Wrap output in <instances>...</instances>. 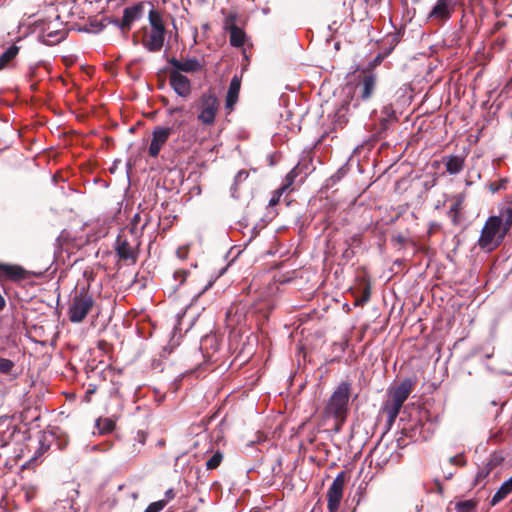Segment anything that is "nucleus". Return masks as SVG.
<instances>
[{"label":"nucleus","instance_id":"f257e3e1","mask_svg":"<svg viewBox=\"0 0 512 512\" xmlns=\"http://www.w3.org/2000/svg\"><path fill=\"white\" fill-rule=\"evenodd\" d=\"M512 225V206L501 209L499 215L490 216L485 222L478 245L482 249L491 251L498 247Z\"/></svg>","mask_w":512,"mask_h":512},{"label":"nucleus","instance_id":"f03ea898","mask_svg":"<svg viewBox=\"0 0 512 512\" xmlns=\"http://www.w3.org/2000/svg\"><path fill=\"white\" fill-rule=\"evenodd\" d=\"M415 382L406 378L402 380L396 387L390 389L389 398L386 401L383 411L387 415V424L391 426L411 392L413 391Z\"/></svg>","mask_w":512,"mask_h":512},{"label":"nucleus","instance_id":"7ed1b4c3","mask_svg":"<svg viewBox=\"0 0 512 512\" xmlns=\"http://www.w3.org/2000/svg\"><path fill=\"white\" fill-rule=\"evenodd\" d=\"M353 386L349 381H341L329 397L324 414L327 417H347L349 412V400Z\"/></svg>","mask_w":512,"mask_h":512},{"label":"nucleus","instance_id":"20e7f679","mask_svg":"<svg viewBox=\"0 0 512 512\" xmlns=\"http://www.w3.org/2000/svg\"><path fill=\"white\" fill-rule=\"evenodd\" d=\"M95 301L88 288L77 291L70 299L68 307V318L72 323H81L94 307Z\"/></svg>","mask_w":512,"mask_h":512},{"label":"nucleus","instance_id":"39448f33","mask_svg":"<svg viewBox=\"0 0 512 512\" xmlns=\"http://www.w3.org/2000/svg\"><path fill=\"white\" fill-rule=\"evenodd\" d=\"M378 75L371 69H362L355 84L356 101H370L376 93Z\"/></svg>","mask_w":512,"mask_h":512},{"label":"nucleus","instance_id":"423d86ee","mask_svg":"<svg viewBox=\"0 0 512 512\" xmlns=\"http://www.w3.org/2000/svg\"><path fill=\"white\" fill-rule=\"evenodd\" d=\"M198 109V120L204 125H213L219 110L218 98L210 91L203 93L199 99Z\"/></svg>","mask_w":512,"mask_h":512},{"label":"nucleus","instance_id":"0eeeda50","mask_svg":"<svg viewBox=\"0 0 512 512\" xmlns=\"http://www.w3.org/2000/svg\"><path fill=\"white\" fill-rule=\"evenodd\" d=\"M139 245V242L136 240L131 242L128 240L126 235L120 234L115 241L114 251L119 261H122L127 265H134L139 256Z\"/></svg>","mask_w":512,"mask_h":512},{"label":"nucleus","instance_id":"6e6552de","mask_svg":"<svg viewBox=\"0 0 512 512\" xmlns=\"http://www.w3.org/2000/svg\"><path fill=\"white\" fill-rule=\"evenodd\" d=\"M346 473L340 472L327 491V508L329 512H337L343 497V488L345 484Z\"/></svg>","mask_w":512,"mask_h":512},{"label":"nucleus","instance_id":"1a4fd4ad","mask_svg":"<svg viewBox=\"0 0 512 512\" xmlns=\"http://www.w3.org/2000/svg\"><path fill=\"white\" fill-rule=\"evenodd\" d=\"M172 127L156 126L152 131V138L148 148V155L157 158L162 147L167 143L173 133Z\"/></svg>","mask_w":512,"mask_h":512},{"label":"nucleus","instance_id":"9d476101","mask_svg":"<svg viewBox=\"0 0 512 512\" xmlns=\"http://www.w3.org/2000/svg\"><path fill=\"white\" fill-rule=\"evenodd\" d=\"M456 9V0H437L428 14V18L433 21L445 22L454 13Z\"/></svg>","mask_w":512,"mask_h":512},{"label":"nucleus","instance_id":"9b49d317","mask_svg":"<svg viewBox=\"0 0 512 512\" xmlns=\"http://www.w3.org/2000/svg\"><path fill=\"white\" fill-rule=\"evenodd\" d=\"M169 84L178 96L188 98L191 95V81L177 70H169Z\"/></svg>","mask_w":512,"mask_h":512},{"label":"nucleus","instance_id":"f8f14e48","mask_svg":"<svg viewBox=\"0 0 512 512\" xmlns=\"http://www.w3.org/2000/svg\"><path fill=\"white\" fill-rule=\"evenodd\" d=\"M167 61L173 67L172 70H177L178 73H198L203 71L205 68L204 61H201L195 57L186 58L183 60H178L175 57H171Z\"/></svg>","mask_w":512,"mask_h":512},{"label":"nucleus","instance_id":"ddd939ff","mask_svg":"<svg viewBox=\"0 0 512 512\" xmlns=\"http://www.w3.org/2000/svg\"><path fill=\"white\" fill-rule=\"evenodd\" d=\"M452 204L447 212L453 226H460L464 222V208L466 194L464 192L458 193L451 198Z\"/></svg>","mask_w":512,"mask_h":512},{"label":"nucleus","instance_id":"4468645a","mask_svg":"<svg viewBox=\"0 0 512 512\" xmlns=\"http://www.w3.org/2000/svg\"><path fill=\"white\" fill-rule=\"evenodd\" d=\"M144 6V2H138L124 9L123 17L119 25L123 34L128 33L131 30L132 23L143 16Z\"/></svg>","mask_w":512,"mask_h":512},{"label":"nucleus","instance_id":"2eb2a0df","mask_svg":"<svg viewBox=\"0 0 512 512\" xmlns=\"http://www.w3.org/2000/svg\"><path fill=\"white\" fill-rule=\"evenodd\" d=\"M236 15L230 14L224 23V29L229 32L230 45L233 47H242L246 40L245 32L239 28L236 23Z\"/></svg>","mask_w":512,"mask_h":512},{"label":"nucleus","instance_id":"dca6fc26","mask_svg":"<svg viewBox=\"0 0 512 512\" xmlns=\"http://www.w3.org/2000/svg\"><path fill=\"white\" fill-rule=\"evenodd\" d=\"M143 31L142 45L150 52L160 51L164 45L165 32L151 28L148 31L147 27H144Z\"/></svg>","mask_w":512,"mask_h":512},{"label":"nucleus","instance_id":"f3484780","mask_svg":"<svg viewBox=\"0 0 512 512\" xmlns=\"http://www.w3.org/2000/svg\"><path fill=\"white\" fill-rule=\"evenodd\" d=\"M0 272L3 273L7 279L14 282H20L35 275L34 273L25 270L22 266L4 263H0Z\"/></svg>","mask_w":512,"mask_h":512},{"label":"nucleus","instance_id":"a211bd4d","mask_svg":"<svg viewBox=\"0 0 512 512\" xmlns=\"http://www.w3.org/2000/svg\"><path fill=\"white\" fill-rule=\"evenodd\" d=\"M241 88V77L238 75H234L231 79L226 100H225V108L229 111H232L234 109L235 104L238 101L239 98V92Z\"/></svg>","mask_w":512,"mask_h":512},{"label":"nucleus","instance_id":"6ab92c4d","mask_svg":"<svg viewBox=\"0 0 512 512\" xmlns=\"http://www.w3.org/2000/svg\"><path fill=\"white\" fill-rule=\"evenodd\" d=\"M465 155H448L443 158L446 172L450 175H456L463 171L465 167Z\"/></svg>","mask_w":512,"mask_h":512},{"label":"nucleus","instance_id":"aec40b11","mask_svg":"<svg viewBox=\"0 0 512 512\" xmlns=\"http://www.w3.org/2000/svg\"><path fill=\"white\" fill-rule=\"evenodd\" d=\"M51 438L52 436L46 435L43 432H39L38 434V447L36 448L34 455L30 459L32 464H38L41 462L40 458L44 455L51 446Z\"/></svg>","mask_w":512,"mask_h":512},{"label":"nucleus","instance_id":"412c9836","mask_svg":"<svg viewBox=\"0 0 512 512\" xmlns=\"http://www.w3.org/2000/svg\"><path fill=\"white\" fill-rule=\"evenodd\" d=\"M512 492V476L502 483L500 488L496 491L491 499V506H495L500 501L505 499Z\"/></svg>","mask_w":512,"mask_h":512},{"label":"nucleus","instance_id":"4be33fe9","mask_svg":"<svg viewBox=\"0 0 512 512\" xmlns=\"http://www.w3.org/2000/svg\"><path fill=\"white\" fill-rule=\"evenodd\" d=\"M19 53V47L11 45L5 52L0 55V71L9 67L10 63Z\"/></svg>","mask_w":512,"mask_h":512},{"label":"nucleus","instance_id":"5701e85b","mask_svg":"<svg viewBox=\"0 0 512 512\" xmlns=\"http://www.w3.org/2000/svg\"><path fill=\"white\" fill-rule=\"evenodd\" d=\"M148 18L151 29L166 32L161 13L158 10L152 8L149 11Z\"/></svg>","mask_w":512,"mask_h":512},{"label":"nucleus","instance_id":"b1692460","mask_svg":"<svg viewBox=\"0 0 512 512\" xmlns=\"http://www.w3.org/2000/svg\"><path fill=\"white\" fill-rule=\"evenodd\" d=\"M115 421L111 418H99L96 421V428L100 434H107L115 429Z\"/></svg>","mask_w":512,"mask_h":512},{"label":"nucleus","instance_id":"393cba45","mask_svg":"<svg viewBox=\"0 0 512 512\" xmlns=\"http://www.w3.org/2000/svg\"><path fill=\"white\" fill-rule=\"evenodd\" d=\"M381 114L383 115L381 124L384 128L387 127L388 122L397 121L396 112L391 104L385 105L381 110Z\"/></svg>","mask_w":512,"mask_h":512},{"label":"nucleus","instance_id":"a878e982","mask_svg":"<svg viewBox=\"0 0 512 512\" xmlns=\"http://www.w3.org/2000/svg\"><path fill=\"white\" fill-rule=\"evenodd\" d=\"M478 501L474 499L458 501L455 503L456 512H476Z\"/></svg>","mask_w":512,"mask_h":512},{"label":"nucleus","instance_id":"bb28decb","mask_svg":"<svg viewBox=\"0 0 512 512\" xmlns=\"http://www.w3.org/2000/svg\"><path fill=\"white\" fill-rule=\"evenodd\" d=\"M298 175H299V171H298V165H297L285 176L284 183L280 187V191H286L287 189H289V187L293 185V183Z\"/></svg>","mask_w":512,"mask_h":512},{"label":"nucleus","instance_id":"cd10ccee","mask_svg":"<svg viewBox=\"0 0 512 512\" xmlns=\"http://www.w3.org/2000/svg\"><path fill=\"white\" fill-rule=\"evenodd\" d=\"M223 460V453L216 451L206 462L207 470H214L218 468Z\"/></svg>","mask_w":512,"mask_h":512},{"label":"nucleus","instance_id":"c85d7f7f","mask_svg":"<svg viewBox=\"0 0 512 512\" xmlns=\"http://www.w3.org/2000/svg\"><path fill=\"white\" fill-rule=\"evenodd\" d=\"M248 176H249L248 171H246V170H244V169H243V170H240V171L236 174V176H235V178H234V184H233V186L231 187L232 195H233V196H235V193H236V191H237V189H238V186H239L243 181H245V180L248 178Z\"/></svg>","mask_w":512,"mask_h":512},{"label":"nucleus","instance_id":"c756f323","mask_svg":"<svg viewBox=\"0 0 512 512\" xmlns=\"http://www.w3.org/2000/svg\"><path fill=\"white\" fill-rule=\"evenodd\" d=\"M492 472L489 467L484 465L482 468L479 469V471L476 474L474 485L480 484L482 481H484L489 474Z\"/></svg>","mask_w":512,"mask_h":512},{"label":"nucleus","instance_id":"7c9ffc66","mask_svg":"<svg viewBox=\"0 0 512 512\" xmlns=\"http://www.w3.org/2000/svg\"><path fill=\"white\" fill-rule=\"evenodd\" d=\"M167 505V500H159L148 505L144 512H160Z\"/></svg>","mask_w":512,"mask_h":512},{"label":"nucleus","instance_id":"2f4dec72","mask_svg":"<svg viewBox=\"0 0 512 512\" xmlns=\"http://www.w3.org/2000/svg\"><path fill=\"white\" fill-rule=\"evenodd\" d=\"M14 367L13 361L10 359L0 357V372L3 374H9Z\"/></svg>","mask_w":512,"mask_h":512},{"label":"nucleus","instance_id":"473e14b6","mask_svg":"<svg viewBox=\"0 0 512 512\" xmlns=\"http://www.w3.org/2000/svg\"><path fill=\"white\" fill-rule=\"evenodd\" d=\"M371 296V288L369 284H366L365 287L362 290V295L360 299H357L356 304L357 305H364L370 300Z\"/></svg>","mask_w":512,"mask_h":512},{"label":"nucleus","instance_id":"72a5a7b5","mask_svg":"<svg viewBox=\"0 0 512 512\" xmlns=\"http://www.w3.org/2000/svg\"><path fill=\"white\" fill-rule=\"evenodd\" d=\"M502 461H503V458H502V457H500V456H498V455H495V454H494V455H492V456L488 459V461H487V463H486L485 465H486L487 467H489V468H490V470H492V471H493L497 466L501 465Z\"/></svg>","mask_w":512,"mask_h":512},{"label":"nucleus","instance_id":"f704fd0d","mask_svg":"<svg viewBox=\"0 0 512 512\" xmlns=\"http://www.w3.org/2000/svg\"><path fill=\"white\" fill-rule=\"evenodd\" d=\"M449 462L452 465H456V466H460V467L466 465V460H465V457L463 454H457L455 456L450 457Z\"/></svg>","mask_w":512,"mask_h":512},{"label":"nucleus","instance_id":"c9c22d12","mask_svg":"<svg viewBox=\"0 0 512 512\" xmlns=\"http://www.w3.org/2000/svg\"><path fill=\"white\" fill-rule=\"evenodd\" d=\"M505 43H506V38L504 36H498L494 40L492 47L496 51H501L503 49V47L505 46Z\"/></svg>","mask_w":512,"mask_h":512},{"label":"nucleus","instance_id":"e433bc0d","mask_svg":"<svg viewBox=\"0 0 512 512\" xmlns=\"http://www.w3.org/2000/svg\"><path fill=\"white\" fill-rule=\"evenodd\" d=\"M384 59V55L383 54H378L368 65V67H366L365 69H371V71H374V69L380 65L382 63Z\"/></svg>","mask_w":512,"mask_h":512},{"label":"nucleus","instance_id":"4c0bfd02","mask_svg":"<svg viewBox=\"0 0 512 512\" xmlns=\"http://www.w3.org/2000/svg\"><path fill=\"white\" fill-rule=\"evenodd\" d=\"M285 191H280V188H278L274 193H273V196L271 197V199L269 200V206L273 207V206H276L279 201H280V197L282 196V194L284 193Z\"/></svg>","mask_w":512,"mask_h":512},{"label":"nucleus","instance_id":"58836bf2","mask_svg":"<svg viewBox=\"0 0 512 512\" xmlns=\"http://www.w3.org/2000/svg\"><path fill=\"white\" fill-rule=\"evenodd\" d=\"M142 220V217L139 213H136L133 218H132V222H131V228H130V232L131 234H136L137 233V225L141 222Z\"/></svg>","mask_w":512,"mask_h":512},{"label":"nucleus","instance_id":"ea45409f","mask_svg":"<svg viewBox=\"0 0 512 512\" xmlns=\"http://www.w3.org/2000/svg\"><path fill=\"white\" fill-rule=\"evenodd\" d=\"M187 275H188V271L183 270V269H179L174 272V278L176 280H179L180 284L185 282Z\"/></svg>","mask_w":512,"mask_h":512},{"label":"nucleus","instance_id":"a19ab883","mask_svg":"<svg viewBox=\"0 0 512 512\" xmlns=\"http://www.w3.org/2000/svg\"><path fill=\"white\" fill-rule=\"evenodd\" d=\"M189 248L188 246L179 247L176 251V255L179 259H186L188 257Z\"/></svg>","mask_w":512,"mask_h":512},{"label":"nucleus","instance_id":"79ce46f5","mask_svg":"<svg viewBox=\"0 0 512 512\" xmlns=\"http://www.w3.org/2000/svg\"><path fill=\"white\" fill-rule=\"evenodd\" d=\"M332 418L335 420L334 431L340 432V430L342 429V426L346 422L347 417H343V419L341 417H332Z\"/></svg>","mask_w":512,"mask_h":512},{"label":"nucleus","instance_id":"37998d69","mask_svg":"<svg viewBox=\"0 0 512 512\" xmlns=\"http://www.w3.org/2000/svg\"><path fill=\"white\" fill-rule=\"evenodd\" d=\"M96 392V386L89 385L88 389L85 392V399L87 402H90L91 396Z\"/></svg>","mask_w":512,"mask_h":512},{"label":"nucleus","instance_id":"c03bdc74","mask_svg":"<svg viewBox=\"0 0 512 512\" xmlns=\"http://www.w3.org/2000/svg\"><path fill=\"white\" fill-rule=\"evenodd\" d=\"M346 244L348 245V248L343 252V258L349 260L354 256V251L350 249V243L347 240Z\"/></svg>","mask_w":512,"mask_h":512},{"label":"nucleus","instance_id":"a18cd8bd","mask_svg":"<svg viewBox=\"0 0 512 512\" xmlns=\"http://www.w3.org/2000/svg\"><path fill=\"white\" fill-rule=\"evenodd\" d=\"M46 36L49 38H54V37L58 36V38H56L54 40V42H58L64 37V33L63 32H47Z\"/></svg>","mask_w":512,"mask_h":512},{"label":"nucleus","instance_id":"49530a36","mask_svg":"<svg viewBox=\"0 0 512 512\" xmlns=\"http://www.w3.org/2000/svg\"><path fill=\"white\" fill-rule=\"evenodd\" d=\"M505 184H506V180H503L501 183L499 184H496V183H492L490 185V189L493 191V192H496L498 191L499 189L505 187Z\"/></svg>","mask_w":512,"mask_h":512},{"label":"nucleus","instance_id":"de8ad7c7","mask_svg":"<svg viewBox=\"0 0 512 512\" xmlns=\"http://www.w3.org/2000/svg\"><path fill=\"white\" fill-rule=\"evenodd\" d=\"M181 111H182V107H170L167 110L169 115H174V114L179 113Z\"/></svg>","mask_w":512,"mask_h":512},{"label":"nucleus","instance_id":"09e8293b","mask_svg":"<svg viewBox=\"0 0 512 512\" xmlns=\"http://www.w3.org/2000/svg\"><path fill=\"white\" fill-rule=\"evenodd\" d=\"M165 497L167 500V502L171 499H173L175 497V493H174V490L173 489H168L166 492H165Z\"/></svg>","mask_w":512,"mask_h":512},{"label":"nucleus","instance_id":"8fccbe9b","mask_svg":"<svg viewBox=\"0 0 512 512\" xmlns=\"http://www.w3.org/2000/svg\"><path fill=\"white\" fill-rule=\"evenodd\" d=\"M504 23L503 22H496L493 26V29H492V33H496L497 31H499L502 27H503Z\"/></svg>","mask_w":512,"mask_h":512},{"label":"nucleus","instance_id":"3c124183","mask_svg":"<svg viewBox=\"0 0 512 512\" xmlns=\"http://www.w3.org/2000/svg\"><path fill=\"white\" fill-rule=\"evenodd\" d=\"M149 221H150L149 215L145 214V219H144V222H143V224H142V226L140 228V231L144 230V228L148 225Z\"/></svg>","mask_w":512,"mask_h":512},{"label":"nucleus","instance_id":"603ef678","mask_svg":"<svg viewBox=\"0 0 512 512\" xmlns=\"http://www.w3.org/2000/svg\"><path fill=\"white\" fill-rule=\"evenodd\" d=\"M5 304H6L5 299H4V297L0 294V311H2V310L4 309Z\"/></svg>","mask_w":512,"mask_h":512},{"label":"nucleus","instance_id":"864d4df0","mask_svg":"<svg viewBox=\"0 0 512 512\" xmlns=\"http://www.w3.org/2000/svg\"><path fill=\"white\" fill-rule=\"evenodd\" d=\"M439 227H440L439 224L433 222V223L430 224L429 232L431 233L433 230L439 229Z\"/></svg>","mask_w":512,"mask_h":512},{"label":"nucleus","instance_id":"5fc2aeb1","mask_svg":"<svg viewBox=\"0 0 512 512\" xmlns=\"http://www.w3.org/2000/svg\"><path fill=\"white\" fill-rule=\"evenodd\" d=\"M161 102L163 103L164 106H168L169 104V100L165 97H162Z\"/></svg>","mask_w":512,"mask_h":512},{"label":"nucleus","instance_id":"6e6d98bb","mask_svg":"<svg viewBox=\"0 0 512 512\" xmlns=\"http://www.w3.org/2000/svg\"><path fill=\"white\" fill-rule=\"evenodd\" d=\"M351 239H352V241H358L359 240L357 235L353 236Z\"/></svg>","mask_w":512,"mask_h":512},{"label":"nucleus","instance_id":"4d7b16f0","mask_svg":"<svg viewBox=\"0 0 512 512\" xmlns=\"http://www.w3.org/2000/svg\"><path fill=\"white\" fill-rule=\"evenodd\" d=\"M134 44H137L136 35H133Z\"/></svg>","mask_w":512,"mask_h":512},{"label":"nucleus","instance_id":"13d9d810","mask_svg":"<svg viewBox=\"0 0 512 512\" xmlns=\"http://www.w3.org/2000/svg\"><path fill=\"white\" fill-rule=\"evenodd\" d=\"M438 491H439V492H442V487H441V485H439V484H438Z\"/></svg>","mask_w":512,"mask_h":512},{"label":"nucleus","instance_id":"bf43d9fd","mask_svg":"<svg viewBox=\"0 0 512 512\" xmlns=\"http://www.w3.org/2000/svg\"><path fill=\"white\" fill-rule=\"evenodd\" d=\"M14 432H15V427H13V431L10 432V437L14 434Z\"/></svg>","mask_w":512,"mask_h":512},{"label":"nucleus","instance_id":"052dcab7","mask_svg":"<svg viewBox=\"0 0 512 512\" xmlns=\"http://www.w3.org/2000/svg\"><path fill=\"white\" fill-rule=\"evenodd\" d=\"M451 476H452V473H449V475L446 478L449 479Z\"/></svg>","mask_w":512,"mask_h":512}]
</instances>
